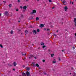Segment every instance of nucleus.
Segmentation results:
<instances>
[{
    "label": "nucleus",
    "mask_w": 76,
    "mask_h": 76,
    "mask_svg": "<svg viewBox=\"0 0 76 76\" xmlns=\"http://www.w3.org/2000/svg\"><path fill=\"white\" fill-rule=\"evenodd\" d=\"M20 0H18V2H20Z\"/></svg>",
    "instance_id": "nucleus-38"
},
{
    "label": "nucleus",
    "mask_w": 76,
    "mask_h": 76,
    "mask_svg": "<svg viewBox=\"0 0 76 76\" xmlns=\"http://www.w3.org/2000/svg\"><path fill=\"white\" fill-rule=\"evenodd\" d=\"M39 19V17H37L36 20V21H37V20H38Z\"/></svg>",
    "instance_id": "nucleus-14"
},
{
    "label": "nucleus",
    "mask_w": 76,
    "mask_h": 76,
    "mask_svg": "<svg viewBox=\"0 0 76 76\" xmlns=\"http://www.w3.org/2000/svg\"><path fill=\"white\" fill-rule=\"evenodd\" d=\"M53 26H51V28H53Z\"/></svg>",
    "instance_id": "nucleus-44"
},
{
    "label": "nucleus",
    "mask_w": 76,
    "mask_h": 76,
    "mask_svg": "<svg viewBox=\"0 0 76 76\" xmlns=\"http://www.w3.org/2000/svg\"><path fill=\"white\" fill-rule=\"evenodd\" d=\"M28 1H29V0H26V1L27 2Z\"/></svg>",
    "instance_id": "nucleus-33"
},
{
    "label": "nucleus",
    "mask_w": 76,
    "mask_h": 76,
    "mask_svg": "<svg viewBox=\"0 0 76 76\" xmlns=\"http://www.w3.org/2000/svg\"><path fill=\"white\" fill-rule=\"evenodd\" d=\"M22 75L23 76H26L25 73H22Z\"/></svg>",
    "instance_id": "nucleus-13"
},
{
    "label": "nucleus",
    "mask_w": 76,
    "mask_h": 76,
    "mask_svg": "<svg viewBox=\"0 0 76 76\" xmlns=\"http://www.w3.org/2000/svg\"><path fill=\"white\" fill-rule=\"evenodd\" d=\"M37 1H39V0H37Z\"/></svg>",
    "instance_id": "nucleus-47"
},
{
    "label": "nucleus",
    "mask_w": 76,
    "mask_h": 76,
    "mask_svg": "<svg viewBox=\"0 0 76 76\" xmlns=\"http://www.w3.org/2000/svg\"><path fill=\"white\" fill-rule=\"evenodd\" d=\"M37 32H39V29H37Z\"/></svg>",
    "instance_id": "nucleus-24"
},
{
    "label": "nucleus",
    "mask_w": 76,
    "mask_h": 76,
    "mask_svg": "<svg viewBox=\"0 0 76 76\" xmlns=\"http://www.w3.org/2000/svg\"><path fill=\"white\" fill-rule=\"evenodd\" d=\"M26 69L27 70H30V68L28 67H26Z\"/></svg>",
    "instance_id": "nucleus-12"
},
{
    "label": "nucleus",
    "mask_w": 76,
    "mask_h": 76,
    "mask_svg": "<svg viewBox=\"0 0 76 76\" xmlns=\"http://www.w3.org/2000/svg\"><path fill=\"white\" fill-rule=\"evenodd\" d=\"M41 45H44V43L43 42H41Z\"/></svg>",
    "instance_id": "nucleus-19"
},
{
    "label": "nucleus",
    "mask_w": 76,
    "mask_h": 76,
    "mask_svg": "<svg viewBox=\"0 0 76 76\" xmlns=\"http://www.w3.org/2000/svg\"><path fill=\"white\" fill-rule=\"evenodd\" d=\"M75 36H76V33H75Z\"/></svg>",
    "instance_id": "nucleus-45"
},
{
    "label": "nucleus",
    "mask_w": 76,
    "mask_h": 76,
    "mask_svg": "<svg viewBox=\"0 0 76 76\" xmlns=\"http://www.w3.org/2000/svg\"><path fill=\"white\" fill-rule=\"evenodd\" d=\"M37 67H39V65L38 64H36Z\"/></svg>",
    "instance_id": "nucleus-17"
},
{
    "label": "nucleus",
    "mask_w": 76,
    "mask_h": 76,
    "mask_svg": "<svg viewBox=\"0 0 76 76\" xmlns=\"http://www.w3.org/2000/svg\"><path fill=\"white\" fill-rule=\"evenodd\" d=\"M33 32L34 35L35 34H37V31L35 30H34Z\"/></svg>",
    "instance_id": "nucleus-5"
},
{
    "label": "nucleus",
    "mask_w": 76,
    "mask_h": 76,
    "mask_svg": "<svg viewBox=\"0 0 76 76\" xmlns=\"http://www.w3.org/2000/svg\"><path fill=\"white\" fill-rule=\"evenodd\" d=\"M11 6V4H10V5H9V6L10 7V6Z\"/></svg>",
    "instance_id": "nucleus-37"
},
{
    "label": "nucleus",
    "mask_w": 76,
    "mask_h": 76,
    "mask_svg": "<svg viewBox=\"0 0 76 76\" xmlns=\"http://www.w3.org/2000/svg\"><path fill=\"white\" fill-rule=\"evenodd\" d=\"M34 58H35V59H36V58H37V57H34Z\"/></svg>",
    "instance_id": "nucleus-41"
},
{
    "label": "nucleus",
    "mask_w": 76,
    "mask_h": 76,
    "mask_svg": "<svg viewBox=\"0 0 76 76\" xmlns=\"http://www.w3.org/2000/svg\"><path fill=\"white\" fill-rule=\"evenodd\" d=\"M26 74L27 76H29V75H30V74L29 73V72H26Z\"/></svg>",
    "instance_id": "nucleus-2"
},
{
    "label": "nucleus",
    "mask_w": 76,
    "mask_h": 76,
    "mask_svg": "<svg viewBox=\"0 0 76 76\" xmlns=\"http://www.w3.org/2000/svg\"><path fill=\"white\" fill-rule=\"evenodd\" d=\"M45 60L43 59V60H42V62L43 63H44V62H45Z\"/></svg>",
    "instance_id": "nucleus-22"
},
{
    "label": "nucleus",
    "mask_w": 76,
    "mask_h": 76,
    "mask_svg": "<svg viewBox=\"0 0 76 76\" xmlns=\"http://www.w3.org/2000/svg\"><path fill=\"white\" fill-rule=\"evenodd\" d=\"M52 9H53V8H52Z\"/></svg>",
    "instance_id": "nucleus-52"
},
{
    "label": "nucleus",
    "mask_w": 76,
    "mask_h": 76,
    "mask_svg": "<svg viewBox=\"0 0 76 76\" xmlns=\"http://www.w3.org/2000/svg\"><path fill=\"white\" fill-rule=\"evenodd\" d=\"M44 30H45V31H46V28H44Z\"/></svg>",
    "instance_id": "nucleus-35"
},
{
    "label": "nucleus",
    "mask_w": 76,
    "mask_h": 76,
    "mask_svg": "<svg viewBox=\"0 0 76 76\" xmlns=\"http://www.w3.org/2000/svg\"><path fill=\"white\" fill-rule=\"evenodd\" d=\"M44 74H45V75H46V73H45V72H44Z\"/></svg>",
    "instance_id": "nucleus-32"
},
{
    "label": "nucleus",
    "mask_w": 76,
    "mask_h": 76,
    "mask_svg": "<svg viewBox=\"0 0 76 76\" xmlns=\"http://www.w3.org/2000/svg\"><path fill=\"white\" fill-rule=\"evenodd\" d=\"M74 22L75 23V26L76 27V18H74Z\"/></svg>",
    "instance_id": "nucleus-8"
},
{
    "label": "nucleus",
    "mask_w": 76,
    "mask_h": 76,
    "mask_svg": "<svg viewBox=\"0 0 76 76\" xmlns=\"http://www.w3.org/2000/svg\"><path fill=\"white\" fill-rule=\"evenodd\" d=\"M47 31H50V29H47Z\"/></svg>",
    "instance_id": "nucleus-36"
},
{
    "label": "nucleus",
    "mask_w": 76,
    "mask_h": 76,
    "mask_svg": "<svg viewBox=\"0 0 76 76\" xmlns=\"http://www.w3.org/2000/svg\"><path fill=\"white\" fill-rule=\"evenodd\" d=\"M13 31H11L10 33L11 34H13Z\"/></svg>",
    "instance_id": "nucleus-16"
},
{
    "label": "nucleus",
    "mask_w": 76,
    "mask_h": 76,
    "mask_svg": "<svg viewBox=\"0 0 76 76\" xmlns=\"http://www.w3.org/2000/svg\"><path fill=\"white\" fill-rule=\"evenodd\" d=\"M63 3L64 5H66V1H63Z\"/></svg>",
    "instance_id": "nucleus-10"
},
{
    "label": "nucleus",
    "mask_w": 76,
    "mask_h": 76,
    "mask_svg": "<svg viewBox=\"0 0 76 76\" xmlns=\"http://www.w3.org/2000/svg\"><path fill=\"white\" fill-rule=\"evenodd\" d=\"M72 2L70 1V4H72Z\"/></svg>",
    "instance_id": "nucleus-34"
},
{
    "label": "nucleus",
    "mask_w": 76,
    "mask_h": 76,
    "mask_svg": "<svg viewBox=\"0 0 76 76\" xmlns=\"http://www.w3.org/2000/svg\"><path fill=\"white\" fill-rule=\"evenodd\" d=\"M76 1V0H75Z\"/></svg>",
    "instance_id": "nucleus-55"
},
{
    "label": "nucleus",
    "mask_w": 76,
    "mask_h": 76,
    "mask_svg": "<svg viewBox=\"0 0 76 76\" xmlns=\"http://www.w3.org/2000/svg\"><path fill=\"white\" fill-rule=\"evenodd\" d=\"M26 8H27V7L26 6H25L23 7V9L24 10H26Z\"/></svg>",
    "instance_id": "nucleus-6"
},
{
    "label": "nucleus",
    "mask_w": 76,
    "mask_h": 76,
    "mask_svg": "<svg viewBox=\"0 0 76 76\" xmlns=\"http://www.w3.org/2000/svg\"><path fill=\"white\" fill-rule=\"evenodd\" d=\"M22 56H25V55H26V53H24L23 54V53H22Z\"/></svg>",
    "instance_id": "nucleus-21"
},
{
    "label": "nucleus",
    "mask_w": 76,
    "mask_h": 76,
    "mask_svg": "<svg viewBox=\"0 0 76 76\" xmlns=\"http://www.w3.org/2000/svg\"><path fill=\"white\" fill-rule=\"evenodd\" d=\"M58 60H59V61H60V60H61V59H60V58H59Z\"/></svg>",
    "instance_id": "nucleus-26"
},
{
    "label": "nucleus",
    "mask_w": 76,
    "mask_h": 76,
    "mask_svg": "<svg viewBox=\"0 0 76 76\" xmlns=\"http://www.w3.org/2000/svg\"><path fill=\"white\" fill-rule=\"evenodd\" d=\"M29 58H30V57H29Z\"/></svg>",
    "instance_id": "nucleus-48"
},
{
    "label": "nucleus",
    "mask_w": 76,
    "mask_h": 76,
    "mask_svg": "<svg viewBox=\"0 0 76 76\" xmlns=\"http://www.w3.org/2000/svg\"><path fill=\"white\" fill-rule=\"evenodd\" d=\"M3 2H4V3H6V1H3Z\"/></svg>",
    "instance_id": "nucleus-42"
},
{
    "label": "nucleus",
    "mask_w": 76,
    "mask_h": 76,
    "mask_svg": "<svg viewBox=\"0 0 76 76\" xmlns=\"http://www.w3.org/2000/svg\"><path fill=\"white\" fill-rule=\"evenodd\" d=\"M62 51H63V50H62Z\"/></svg>",
    "instance_id": "nucleus-50"
},
{
    "label": "nucleus",
    "mask_w": 76,
    "mask_h": 76,
    "mask_svg": "<svg viewBox=\"0 0 76 76\" xmlns=\"http://www.w3.org/2000/svg\"><path fill=\"white\" fill-rule=\"evenodd\" d=\"M24 12H25V11H24Z\"/></svg>",
    "instance_id": "nucleus-53"
},
{
    "label": "nucleus",
    "mask_w": 76,
    "mask_h": 76,
    "mask_svg": "<svg viewBox=\"0 0 76 76\" xmlns=\"http://www.w3.org/2000/svg\"><path fill=\"white\" fill-rule=\"evenodd\" d=\"M39 69H40V68H39Z\"/></svg>",
    "instance_id": "nucleus-51"
},
{
    "label": "nucleus",
    "mask_w": 76,
    "mask_h": 76,
    "mask_svg": "<svg viewBox=\"0 0 76 76\" xmlns=\"http://www.w3.org/2000/svg\"><path fill=\"white\" fill-rule=\"evenodd\" d=\"M64 9L65 10V11H67V10L68 9V8L67 7H64Z\"/></svg>",
    "instance_id": "nucleus-3"
},
{
    "label": "nucleus",
    "mask_w": 76,
    "mask_h": 76,
    "mask_svg": "<svg viewBox=\"0 0 76 76\" xmlns=\"http://www.w3.org/2000/svg\"><path fill=\"white\" fill-rule=\"evenodd\" d=\"M70 74H72V73H70Z\"/></svg>",
    "instance_id": "nucleus-49"
},
{
    "label": "nucleus",
    "mask_w": 76,
    "mask_h": 76,
    "mask_svg": "<svg viewBox=\"0 0 76 76\" xmlns=\"http://www.w3.org/2000/svg\"><path fill=\"white\" fill-rule=\"evenodd\" d=\"M72 4L73 5V2H72Z\"/></svg>",
    "instance_id": "nucleus-39"
},
{
    "label": "nucleus",
    "mask_w": 76,
    "mask_h": 76,
    "mask_svg": "<svg viewBox=\"0 0 76 76\" xmlns=\"http://www.w3.org/2000/svg\"><path fill=\"white\" fill-rule=\"evenodd\" d=\"M37 12V10H32V12H31L32 14H34L35 13H36Z\"/></svg>",
    "instance_id": "nucleus-1"
},
{
    "label": "nucleus",
    "mask_w": 76,
    "mask_h": 76,
    "mask_svg": "<svg viewBox=\"0 0 76 76\" xmlns=\"http://www.w3.org/2000/svg\"><path fill=\"white\" fill-rule=\"evenodd\" d=\"M75 47H73V49L74 50V49H75Z\"/></svg>",
    "instance_id": "nucleus-31"
},
{
    "label": "nucleus",
    "mask_w": 76,
    "mask_h": 76,
    "mask_svg": "<svg viewBox=\"0 0 76 76\" xmlns=\"http://www.w3.org/2000/svg\"><path fill=\"white\" fill-rule=\"evenodd\" d=\"M49 2H51V0H49Z\"/></svg>",
    "instance_id": "nucleus-29"
},
{
    "label": "nucleus",
    "mask_w": 76,
    "mask_h": 76,
    "mask_svg": "<svg viewBox=\"0 0 76 76\" xmlns=\"http://www.w3.org/2000/svg\"><path fill=\"white\" fill-rule=\"evenodd\" d=\"M25 32L26 34H28V31L27 30H26L25 31Z\"/></svg>",
    "instance_id": "nucleus-20"
},
{
    "label": "nucleus",
    "mask_w": 76,
    "mask_h": 76,
    "mask_svg": "<svg viewBox=\"0 0 76 76\" xmlns=\"http://www.w3.org/2000/svg\"><path fill=\"white\" fill-rule=\"evenodd\" d=\"M42 48H43L44 50H45L46 48H47V47H46V46L45 45L43 46Z\"/></svg>",
    "instance_id": "nucleus-4"
},
{
    "label": "nucleus",
    "mask_w": 76,
    "mask_h": 76,
    "mask_svg": "<svg viewBox=\"0 0 76 76\" xmlns=\"http://www.w3.org/2000/svg\"><path fill=\"white\" fill-rule=\"evenodd\" d=\"M44 24H41L39 26V27L40 28H42V27H44Z\"/></svg>",
    "instance_id": "nucleus-9"
},
{
    "label": "nucleus",
    "mask_w": 76,
    "mask_h": 76,
    "mask_svg": "<svg viewBox=\"0 0 76 76\" xmlns=\"http://www.w3.org/2000/svg\"><path fill=\"white\" fill-rule=\"evenodd\" d=\"M57 32H58V31H57Z\"/></svg>",
    "instance_id": "nucleus-54"
},
{
    "label": "nucleus",
    "mask_w": 76,
    "mask_h": 76,
    "mask_svg": "<svg viewBox=\"0 0 76 76\" xmlns=\"http://www.w3.org/2000/svg\"><path fill=\"white\" fill-rule=\"evenodd\" d=\"M25 67V65L23 66V67Z\"/></svg>",
    "instance_id": "nucleus-30"
},
{
    "label": "nucleus",
    "mask_w": 76,
    "mask_h": 76,
    "mask_svg": "<svg viewBox=\"0 0 76 76\" xmlns=\"http://www.w3.org/2000/svg\"><path fill=\"white\" fill-rule=\"evenodd\" d=\"M19 10L18 9H17L16 10V11H17V12H18V11Z\"/></svg>",
    "instance_id": "nucleus-27"
},
{
    "label": "nucleus",
    "mask_w": 76,
    "mask_h": 76,
    "mask_svg": "<svg viewBox=\"0 0 76 76\" xmlns=\"http://www.w3.org/2000/svg\"><path fill=\"white\" fill-rule=\"evenodd\" d=\"M1 14H0V16H1Z\"/></svg>",
    "instance_id": "nucleus-46"
},
{
    "label": "nucleus",
    "mask_w": 76,
    "mask_h": 76,
    "mask_svg": "<svg viewBox=\"0 0 76 76\" xmlns=\"http://www.w3.org/2000/svg\"><path fill=\"white\" fill-rule=\"evenodd\" d=\"M0 47H1V48H3V45H2L1 44H0Z\"/></svg>",
    "instance_id": "nucleus-18"
},
{
    "label": "nucleus",
    "mask_w": 76,
    "mask_h": 76,
    "mask_svg": "<svg viewBox=\"0 0 76 76\" xmlns=\"http://www.w3.org/2000/svg\"><path fill=\"white\" fill-rule=\"evenodd\" d=\"M51 56L52 57H53V56H54V54H51Z\"/></svg>",
    "instance_id": "nucleus-23"
},
{
    "label": "nucleus",
    "mask_w": 76,
    "mask_h": 76,
    "mask_svg": "<svg viewBox=\"0 0 76 76\" xmlns=\"http://www.w3.org/2000/svg\"><path fill=\"white\" fill-rule=\"evenodd\" d=\"M17 64L16 63V62H14V63L13 64V65L14 66H16Z\"/></svg>",
    "instance_id": "nucleus-7"
},
{
    "label": "nucleus",
    "mask_w": 76,
    "mask_h": 76,
    "mask_svg": "<svg viewBox=\"0 0 76 76\" xmlns=\"http://www.w3.org/2000/svg\"><path fill=\"white\" fill-rule=\"evenodd\" d=\"M13 70L15 71V69H13Z\"/></svg>",
    "instance_id": "nucleus-40"
},
{
    "label": "nucleus",
    "mask_w": 76,
    "mask_h": 76,
    "mask_svg": "<svg viewBox=\"0 0 76 76\" xmlns=\"http://www.w3.org/2000/svg\"><path fill=\"white\" fill-rule=\"evenodd\" d=\"M32 19H33L34 18V17H32Z\"/></svg>",
    "instance_id": "nucleus-43"
},
{
    "label": "nucleus",
    "mask_w": 76,
    "mask_h": 76,
    "mask_svg": "<svg viewBox=\"0 0 76 76\" xmlns=\"http://www.w3.org/2000/svg\"><path fill=\"white\" fill-rule=\"evenodd\" d=\"M53 63H56V61H53Z\"/></svg>",
    "instance_id": "nucleus-25"
},
{
    "label": "nucleus",
    "mask_w": 76,
    "mask_h": 76,
    "mask_svg": "<svg viewBox=\"0 0 76 76\" xmlns=\"http://www.w3.org/2000/svg\"><path fill=\"white\" fill-rule=\"evenodd\" d=\"M8 14V12H5V15H7Z\"/></svg>",
    "instance_id": "nucleus-15"
},
{
    "label": "nucleus",
    "mask_w": 76,
    "mask_h": 76,
    "mask_svg": "<svg viewBox=\"0 0 76 76\" xmlns=\"http://www.w3.org/2000/svg\"><path fill=\"white\" fill-rule=\"evenodd\" d=\"M20 7L21 9H22V8H23V7H22V6H20Z\"/></svg>",
    "instance_id": "nucleus-28"
},
{
    "label": "nucleus",
    "mask_w": 76,
    "mask_h": 76,
    "mask_svg": "<svg viewBox=\"0 0 76 76\" xmlns=\"http://www.w3.org/2000/svg\"><path fill=\"white\" fill-rule=\"evenodd\" d=\"M34 64H35V62H32L31 64L32 66H35V65H34Z\"/></svg>",
    "instance_id": "nucleus-11"
}]
</instances>
